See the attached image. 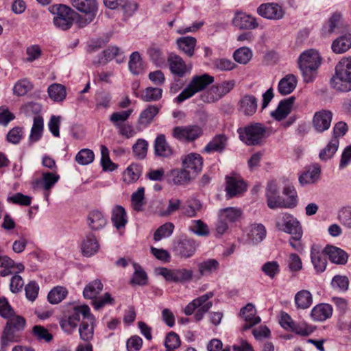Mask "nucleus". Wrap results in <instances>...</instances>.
Segmentation results:
<instances>
[{
	"label": "nucleus",
	"mask_w": 351,
	"mask_h": 351,
	"mask_svg": "<svg viewBox=\"0 0 351 351\" xmlns=\"http://www.w3.org/2000/svg\"><path fill=\"white\" fill-rule=\"evenodd\" d=\"M330 84L337 91L351 90V58H343L337 63Z\"/></svg>",
	"instance_id": "obj_1"
},
{
	"label": "nucleus",
	"mask_w": 351,
	"mask_h": 351,
	"mask_svg": "<svg viewBox=\"0 0 351 351\" xmlns=\"http://www.w3.org/2000/svg\"><path fill=\"white\" fill-rule=\"evenodd\" d=\"M321 64V57L314 49L304 51L299 58L298 65L306 82H312L316 75V70Z\"/></svg>",
	"instance_id": "obj_2"
},
{
	"label": "nucleus",
	"mask_w": 351,
	"mask_h": 351,
	"mask_svg": "<svg viewBox=\"0 0 351 351\" xmlns=\"http://www.w3.org/2000/svg\"><path fill=\"white\" fill-rule=\"evenodd\" d=\"M213 82L214 77L207 73L194 75L186 87L174 99V101L178 104H180L192 97L196 93L202 91Z\"/></svg>",
	"instance_id": "obj_3"
},
{
	"label": "nucleus",
	"mask_w": 351,
	"mask_h": 351,
	"mask_svg": "<svg viewBox=\"0 0 351 351\" xmlns=\"http://www.w3.org/2000/svg\"><path fill=\"white\" fill-rule=\"evenodd\" d=\"M213 296L214 293L213 291H209L193 300L184 308V314L186 315H191L194 313L195 311L197 309L194 317L197 322L202 320L205 314L213 306V302L209 301V300Z\"/></svg>",
	"instance_id": "obj_4"
},
{
	"label": "nucleus",
	"mask_w": 351,
	"mask_h": 351,
	"mask_svg": "<svg viewBox=\"0 0 351 351\" xmlns=\"http://www.w3.org/2000/svg\"><path fill=\"white\" fill-rule=\"evenodd\" d=\"M72 5L79 12L84 14L79 16L77 24L83 27L90 23L98 12V3L96 0H71Z\"/></svg>",
	"instance_id": "obj_5"
},
{
	"label": "nucleus",
	"mask_w": 351,
	"mask_h": 351,
	"mask_svg": "<svg viewBox=\"0 0 351 351\" xmlns=\"http://www.w3.org/2000/svg\"><path fill=\"white\" fill-rule=\"evenodd\" d=\"M240 139L247 145H260L266 136V128L255 123L238 130Z\"/></svg>",
	"instance_id": "obj_6"
},
{
	"label": "nucleus",
	"mask_w": 351,
	"mask_h": 351,
	"mask_svg": "<svg viewBox=\"0 0 351 351\" xmlns=\"http://www.w3.org/2000/svg\"><path fill=\"white\" fill-rule=\"evenodd\" d=\"M51 12L54 15V25L62 30H67L71 27L75 12L64 5H55L51 8Z\"/></svg>",
	"instance_id": "obj_7"
},
{
	"label": "nucleus",
	"mask_w": 351,
	"mask_h": 351,
	"mask_svg": "<svg viewBox=\"0 0 351 351\" xmlns=\"http://www.w3.org/2000/svg\"><path fill=\"white\" fill-rule=\"evenodd\" d=\"M157 273L163 276L165 279L170 282L185 283L193 280L194 275L192 269L180 267L176 269H168L160 267L156 269Z\"/></svg>",
	"instance_id": "obj_8"
},
{
	"label": "nucleus",
	"mask_w": 351,
	"mask_h": 351,
	"mask_svg": "<svg viewBox=\"0 0 351 351\" xmlns=\"http://www.w3.org/2000/svg\"><path fill=\"white\" fill-rule=\"evenodd\" d=\"M276 227L280 231L291 235L295 234L296 237H299L302 230L300 221L287 213H282L276 216Z\"/></svg>",
	"instance_id": "obj_9"
},
{
	"label": "nucleus",
	"mask_w": 351,
	"mask_h": 351,
	"mask_svg": "<svg viewBox=\"0 0 351 351\" xmlns=\"http://www.w3.org/2000/svg\"><path fill=\"white\" fill-rule=\"evenodd\" d=\"M235 86L234 80L223 82L211 86L206 93L202 96V99L204 102L213 103L219 101L226 95L229 93Z\"/></svg>",
	"instance_id": "obj_10"
},
{
	"label": "nucleus",
	"mask_w": 351,
	"mask_h": 351,
	"mask_svg": "<svg viewBox=\"0 0 351 351\" xmlns=\"http://www.w3.org/2000/svg\"><path fill=\"white\" fill-rule=\"evenodd\" d=\"M247 190V184L237 173H233L226 176V188L227 198L239 196Z\"/></svg>",
	"instance_id": "obj_11"
},
{
	"label": "nucleus",
	"mask_w": 351,
	"mask_h": 351,
	"mask_svg": "<svg viewBox=\"0 0 351 351\" xmlns=\"http://www.w3.org/2000/svg\"><path fill=\"white\" fill-rule=\"evenodd\" d=\"M202 128L197 125L177 126L173 130V136L179 140L191 142L202 136Z\"/></svg>",
	"instance_id": "obj_12"
},
{
	"label": "nucleus",
	"mask_w": 351,
	"mask_h": 351,
	"mask_svg": "<svg viewBox=\"0 0 351 351\" xmlns=\"http://www.w3.org/2000/svg\"><path fill=\"white\" fill-rule=\"evenodd\" d=\"M181 160L182 167L186 169L193 178L202 170L203 158L199 154H188L183 156Z\"/></svg>",
	"instance_id": "obj_13"
},
{
	"label": "nucleus",
	"mask_w": 351,
	"mask_h": 351,
	"mask_svg": "<svg viewBox=\"0 0 351 351\" xmlns=\"http://www.w3.org/2000/svg\"><path fill=\"white\" fill-rule=\"evenodd\" d=\"M60 176L53 172H43L40 178L32 182L34 189H43L45 191V197L48 199L49 191L52 187L58 182Z\"/></svg>",
	"instance_id": "obj_14"
},
{
	"label": "nucleus",
	"mask_w": 351,
	"mask_h": 351,
	"mask_svg": "<svg viewBox=\"0 0 351 351\" xmlns=\"http://www.w3.org/2000/svg\"><path fill=\"white\" fill-rule=\"evenodd\" d=\"M326 255L325 247L322 248L317 244H313L311 246V260L317 274H321L326 270L328 263Z\"/></svg>",
	"instance_id": "obj_15"
},
{
	"label": "nucleus",
	"mask_w": 351,
	"mask_h": 351,
	"mask_svg": "<svg viewBox=\"0 0 351 351\" xmlns=\"http://www.w3.org/2000/svg\"><path fill=\"white\" fill-rule=\"evenodd\" d=\"M197 244L195 240L184 238L177 241L173 245L175 254L182 258H188L193 256Z\"/></svg>",
	"instance_id": "obj_16"
},
{
	"label": "nucleus",
	"mask_w": 351,
	"mask_h": 351,
	"mask_svg": "<svg viewBox=\"0 0 351 351\" xmlns=\"http://www.w3.org/2000/svg\"><path fill=\"white\" fill-rule=\"evenodd\" d=\"M267 206L271 209L285 208V199L279 195L278 187L274 181L267 183L265 191Z\"/></svg>",
	"instance_id": "obj_17"
},
{
	"label": "nucleus",
	"mask_w": 351,
	"mask_h": 351,
	"mask_svg": "<svg viewBox=\"0 0 351 351\" xmlns=\"http://www.w3.org/2000/svg\"><path fill=\"white\" fill-rule=\"evenodd\" d=\"M258 14L269 20H280L285 15V10L277 3H269L261 4L257 8Z\"/></svg>",
	"instance_id": "obj_18"
},
{
	"label": "nucleus",
	"mask_w": 351,
	"mask_h": 351,
	"mask_svg": "<svg viewBox=\"0 0 351 351\" xmlns=\"http://www.w3.org/2000/svg\"><path fill=\"white\" fill-rule=\"evenodd\" d=\"M258 108L257 98L251 94L241 95L238 102V110L244 116L251 117L254 115Z\"/></svg>",
	"instance_id": "obj_19"
},
{
	"label": "nucleus",
	"mask_w": 351,
	"mask_h": 351,
	"mask_svg": "<svg viewBox=\"0 0 351 351\" xmlns=\"http://www.w3.org/2000/svg\"><path fill=\"white\" fill-rule=\"evenodd\" d=\"M332 119V113L327 110L316 112L313 116L312 123L314 129L322 133L329 129Z\"/></svg>",
	"instance_id": "obj_20"
},
{
	"label": "nucleus",
	"mask_w": 351,
	"mask_h": 351,
	"mask_svg": "<svg viewBox=\"0 0 351 351\" xmlns=\"http://www.w3.org/2000/svg\"><path fill=\"white\" fill-rule=\"evenodd\" d=\"M232 23L241 29H254L258 26L256 18L242 12L235 13Z\"/></svg>",
	"instance_id": "obj_21"
},
{
	"label": "nucleus",
	"mask_w": 351,
	"mask_h": 351,
	"mask_svg": "<svg viewBox=\"0 0 351 351\" xmlns=\"http://www.w3.org/2000/svg\"><path fill=\"white\" fill-rule=\"evenodd\" d=\"M86 221L90 230L97 231L106 226L107 218L101 211L93 210L88 213Z\"/></svg>",
	"instance_id": "obj_22"
},
{
	"label": "nucleus",
	"mask_w": 351,
	"mask_h": 351,
	"mask_svg": "<svg viewBox=\"0 0 351 351\" xmlns=\"http://www.w3.org/2000/svg\"><path fill=\"white\" fill-rule=\"evenodd\" d=\"M325 252L329 260L337 265H346L348 260V254L342 249L328 245L325 247Z\"/></svg>",
	"instance_id": "obj_23"
},
{
	"label": "nucleus",
	"mask_w": 351,
	"mask_h": 351,
	"mask_svg": "<svg viewBox=\"0 0 351 351\" xmlns=\"http://www.w3.org/2000/svg\"><path fill=\"white\" fill-rule=\"evenodd\" d=\"M104 3L111 10L121 8L128 15H132L138 8L136 3L129 0H104Z\"/></svg>",
	"instance_id": "obj_24"
},
{
	"label": "nucleus",
	"mask_w": 351,
	"mask_h": 351,
	"mask_svg": "<svg viewBox=\"0 0 351 351\" xmlns=\"http://www.w3.org/2000/svg\"><path fill=\"white\" fill-rule=\"evenodd\" d=\"M295 98L292 96L279 102L277 108L271 112V116L278 121L286 118L290 113Z\"/></svg>",
	"instance_id": "obj_25"
},
{
	"label": "nucleus",
	"mask_w": 351,
	"mask_h": 351,
	"mask_svg": "<svg viewBox=\"0 0 351 351\" xmlns=\"http://www.w3.org/2000/svg\"><path fill=\"white\" fill-rule=\"evenodd\" d=\"M167 60L171 72L178 77H183L189 70L184 60L176 54L171 53Z\"/></svg>",
	"instance_id": "obj_26"
},
{
	"label": "nucleus",
	"mask_w": 351,
	"mask_h": 351,
	"mask_svg": "<svg viewBox=\"0 0 351 351\" xmlns=\"http://www.w3.org/2000/svg\"><path fill=\"white\" fill-rule=\"evenodd\" d=\"M333 309L331 305L322 303L315 306L311 311V317L315 322H324L332 315Z\"/></svg>",
	"instance_id": "obj_27"
},
{
	"label": "nucleus",
	"mask_w": 351,
	"mask_h": 351,
	"mask_svg": "<svg viewBox=\"0 0 351 351\" xmlns=\"http://www.w3.org/2000/svg\"><path fill=\"white\" fill-rule=\"evenodd\" d=\"M111 221L117 230L125 228L128 223V215L125 209L120 205L112 208L111 211Z\"/></svg>",
	"instance_id": "obj_28"
},
{
	"label": "nucleus",
	"mask_w": 351,
	"mask_h": 351,
	"mask_svg": "<svg viewBox=\"0 0 351 351\" xmlns=\"http://www.w3.org/2000/svg\"><path fill=\"white\" fill-rule=\"evenodd\" d=\"M154 153L156 156L163 158H169L173 154L172 148L166 141L165 136L162 134L156 136L154 141Z\"/></svg>",
	"instance_id": "obj_29"
},
{
	"label": "nucleus",
	"mask_w": 351,
	"mask_h": 351,
	"mask_svg": "<svg viewBox=\"0 0 351 351\" xmlns=\"http://www.w3.org/2000/svg\"><path fill=\"white\" fill-rule=\"evenodd\" d=\"M176 44L179 50L189 58L194 55L197 40L192 36H183L176 40Z\"/></svg>",
	"instance_id": "obj_30"
},
{
	"label": "nucleus",
	"mask_w": 351,
	"mask_h": 351,
	"mask_svg": "<svg viewBox=\"0 0 351 351\" xmlns=\"http://www.w3.org/2000/svg\"><path fill=\"white\" fill-rule=\"evenodd\" d=\"M95 325V319L94 316H89L88 321L82 322L79 327V334L82 341L90 343L93 339Z\"/></svg>",
	"instance_id": "obj_31"
},
{
	"label": "nucleus",
	"mask_w": 351,
	"mask_h": 351,
	"mask_svg": "<svg viewBox=\"0 0 351 351\" xmlns=\"http://www.w3.org/2000/svg\"><path fill=\"white\" fill-rule=\"evenodd\" d=\"M297 84V78L293 74L286 75L279 81L278 90L282 95H289L295 90Z\"/></svg>",
	"instance_id": "obj_32"
},
{
	"label": "nucleus",
	"mask_w": 351,
	"mask_h": 351,
	"mask_svg": "<svg viewBox=\"0 0 351 351\" xmlns=\"http://www.w3.org/2000/svg\"><path fill=\"white\" fill-rule=\"evenodd\" d=\"M320 173V167L313 165L300 176L299 182L302 186L314 184L319 179Z\"/></svg>",
	"instance_id": "obj_33"
},
{
	"label": "nucleus",
	"mask_w": 351,
	"mask_h": 351,
	"mask_svg": "<svg viewBox=\"0 0 351 351\" xmlns=\"http://www.w3.org/2000/svg\"><path fill=\"white\" fill-rule=\"evenodd\" d=\"M219 267V262L214 258H209L197 264L198 276H197V278L199 279L202 277L210 276L213 272L217 271Z\"/></svg>",
	"instance_id": "obj_34"
},
{
	"label": "nucleus",
	"mask_w": 351,
	"mask_h": 351,
	"mask_svg": "<svg viewBox=\"0 0 351 351\" xmlns=\"http://www.w3.org/2000/svg\"><path fill=\"white\" fill-rule=\"evenodd\" d=\"M243 211L237 207H228L220 209L218 212V218L226 221L227 223H234L242 217Z\"/></svg>",
	"instance_id": "obj_35"
},
{
	"label": "nucleus",
	"mask_w": 351,
	"mask_h": 351,
	"mask_svg": "<svg viewBox=\"0 0 351 351\" xmlns=\"http://www.w3.org/2000/svg\"><path fill=\"white\" fill-rule=\"evenodd\" d=\"M99 249V243L94 235H88L82 241L81 250L84 256L90 257L95 255Z\"/></svg>",
	"instance_id": "obj_36"
},
{
	"label": "nucleus",
	"mask_w": 351,
	"mask_h": 351,
	"mask_svg": "<svg viewBox=\"0 0 351 351\" xmlns=\"http://www.w3.org/2000/svg\"><path fill=\"white\" fill-rule=\"evenodd\" d=\"M227 145V137L223 134H217L206 145L204 152L207 154L221 152Z\"/></svg>",
	"instance_id": "obj_37"
},
{
	"label": "nucleus",
	"mask_w": 351,
	"mask_h": 351,
	"mask_svg": "<svg viewBox=\"0 0 351 351\" xmlns=\"http://www.w3.org/2000/svg\"><path fill=\"white\" fill-rule=\"evenodd\" d=\"M294 302L298 309H307L313 304V295L309 291L302 289L296 293Z\"/></svg>",
	"instance_id": "obj_38"
},
{
	"label": "nucleus",
	"mask_w": 351,
	"mask_h": 351,
	"mask_svg": "<svg viewBox=\"0 0 351 351\" xmlns=\"http://www.w3.org/2000/svg\"><path fill=\"white\" fill-rule=\"evenodd\" d=\"M159 110V107L156 105L148 106L147 108L141 112L138 119V124L147 127L153 121Z\"/></svg>",
	"instance_id": "obj_39"
},
{
	"label": "nucleus",
	"mask_w": 351,
	"mask_h": 351,
	"mask_svg": "<svg viewBox=\"0 0 351 351\" xmlns=\"http://www.w3.org/2000/svg\"><path fill=\"white\" fill-rule=\"evenodd\" d=\"M267 231L262 223H255L250 226L249 239L253 244L261 243L266 237Z\"/></svg>",
	"instance_id": "obj_40"
},
{
	"label": "nucleus",
	"mask_w": 351,
	"mask_h": 351,
	"mask_svg": "<svg viewBox=\"0 0 351 351\" xmlns=\"http://www.w3.org/2000/svg\"><path fill=\"white\" fill-rule=\"evenodd\" d=\"M169 177L175 184H184L194 179L183 167L181 169H173L169 173Z\"/></svg>",
	"instance_id": "obj_41"
},
{
	"label": "nucleus",
	"mask_w": 351,
	"mask_h": 351,
	"mask_svg": "<svg viewBox=\"0 0 351 351\" xmlns=\"http://www.w3.org/2000/svg\"><path fill=\"white\" fill-rule=\"evenodd\" d=\"M151 61L156 66H162L165 64L166 57L161 47L153 44L147 51Z\"/></svg>",
	"instance_id": "obj_42"
},
{
	"label": "nucleus",
	"mask_w": 351,
	"mask_h": 351,
	"mask_svg": "<svg viewBox=\"0 0 351 351\" xmlns=\"http://www.w3.org/2000/svg\"><path fill=\"white\" fill-rule=\"evenodd\" d=\"M49 98L55 102H61L66 97V91L64 86L54 83L51 84L47 89Z\"/></svg>",
	"instance_id": "obj_43"
},
{
	"label": "nucleus",
	"mask_w": 351,
	"mask_h": 351,
	"mask_svg": "<svg viewBox=\"0 0 351 351\" xmlns=\"http://www.w3.org/2000/svg\"><path fill=\"white\" fill-rule=\"evenodd\" d=\"M341 15L334 14L328 20V23L324 26L322 34L324 36H330L332 34L337 33L341 24Z\"/></svg>",
	"instance_id": "obj_44"
},
{
	"label": "nucleus",
	"mask_w": 351,
	"mask_h": 351,
	"mask_svg": "<svg viewBox=\"0 0 351 351\" xmlns=\"http://www.w3.org/2000/svg\"><path fill=\"white\" fill-rule=\"evenodd\" d=\"M103 284L99 280L89 282L84 289L83 295L86 299L94 300L103 289Z\"/></svg>",
	"instance_id": "obj_45"
},
{
	"label": "nucleus",
	"mask_w": 351,
	"mask_h": 351,
	"mask_svg": "<svg viewBox=\"0 0 351 351\" xmlns=\"http://www.w3.org/2000/svg\"><path fill=\"white\" fill-rule=\"evenodd\" d=\"M202 205L199 200L197 199H189L186 204L181 208L183 215L192 218L197 215L198 211L202 209Z\"/></svg>",
	"instance_id": "obj_46"
},
{
	"label": "nucleus",
	"mask_w": 351,
	"mask_h": 351,
	"mask_svg": "<svg viewBox=\"0 0 351 351\" xmlns=\"http://www.w3.org/2000/svg\"><path fill=\"white\" fill-rule=\"evenodd\" d=\"M17 332L15 329L10 328V326H5L1 339V347L6 348L11 343L19 342L21 341V336Z\"/></svg>",
	"instance_id": "obj_47"
},
{
	"label": "nucleus",
	"mask_w": 351,
	"mask_h": 351,
	"mask_svg": "<svg viewBox=\"0 0 351 351\" xmlns=\"http://www.w3.org/2000/svg\"><path fill=\"white\" fill-rule=\"evenodd\" d=\"M351 47V34L341 36L333 41L332 49L335 53H343Z\"/></svg>",
	"instance_id": "obj_48"
},
{
	"label": "nucleus",
	"mask_w": 351,
	"mask_h": 351,
	"mask_svg": "<svg viewBox=\"0 0 351 351\" xmlns=\"http://www.w3.org/2000/svg\"><path fill=\"white\" fill-rule=\"evenodd\" d=\"M142 173V168L137 164H131L125 170L123 176V181L128 184L135 182Z\"/></svg>",
	"instance_id": "obj_49"
},
{
	"label": "nucleus",
	"mask_w": 351,
	"mask_h": 351,
	"mask_svg": "<svg viewBox=\"0 0 351 351\" xmlns=\"http://www.w3.org/2000/svg\"><path fill=\"white\" fill-rule=\"evenodd\" d=\"M283 193L287 197L285 199V208H293L298 203V197L295 187L292 185H288L283 189Z\"/></svg>",
	"instance_id": "obj_50"
},
{
	"label": "nucleus",
	"mask_w": 351,
	"mask_h": 351,
	"mask_svg": "<svg viewBox=\"0 0 351 351\" xmlns=\"http://www.w3.org/2000/svg\"><path fill=\"white\" fill-rule=\"evenodd\" d=\"M128 67L130 72L134 75H139L143 72V61L138 51H134L130 56Z\"/></svg>",
	"instance_id": "obj_51"
},
{
	"label": "nucleus",
	"mask_w": 351,
	"mask_h": 351,
	"mask_svg": "<svg viewBox=\"0 0 351 351\" xmlns=\"http://www.w3.org/2000/svg\"><path fill=\"white\" fill-rule=\"evenodd\" d=\"M43 117L39 115L35 116L29 135V141L31 142H36L40 138L43 132Z\"/></svg>",
	"instance_id": "obj_52"
},
{
	"label": "nucleus",
	"mask_w": 351,
	"mask_h": 351,
	"mask_svg": "<svg viewBox=\"0 0 351 351\" xmlns=\"http://www.w3.org/2000/svg\"><path fill=\"white\" fill-rule=\"evenodd\" d=\"M162 90L160 88L147 87L144 89L139 98L144 101L150 102L159 100L162 97Z\"/></svg>",
	"instance_id": "obj_53"
},
{
	"label": "nucleus",
	"mask_w": 351,
	"mask_h": 351,
	"mask_svg": "<svg viewBox=\"0 0 351 351\" xmlns=\"http://www.w3.org/2000/svg\"><path fill=\"white\" fill-rule=\"evenodd\" d=\"M339 142V139L332 138L328 145L321 150L319 158L322 160H328L330 159L337 151Z\"/></svg>",
	"instance_id": "obj_54"
},
{
	"label": "nucleus",
	"mask_w": 351,
	"mask_h": 351,
	"mask_svg": "<svg viewBox=\"0 0 351 351\" xmlns=\"http://www.w3.org/2000/svg\"><path fill=\"white\" fill-rule=\"evenodd\" d=\"M67 293L68 291L65 287L58 286L49 291L47 298L51 304H58L66 298Z\"/></svg>",
	"instance_id": "obj_55"
},
{
	"label": "nucleus",
	"mask_w": 351,
	"mask_h": 351,
	"mask_svg": "<svg viewBox=\"0 0 351 351\" xmlns=\"http://www.w3.org/2000/svg\"><path fill=\"white\" fill-rule=\"evenodd\" d=\"M189 229L199 237H207L210 233L208 226L201 219L191 221Z\"/></svg>",
	"instance_id": "obj_56"
},
{
	"label": "nucleus",
	"mask_w": 351,
	"mask_h": 351,
	"mask_svg": "<svg viewBox=\"0 0 351 351\" xmlns=\"http://www.w3.org/2000/svg\"><path fill=\"white\" fill-rule=\"evenodd\" d=\"M174 230V225L171 222H167L160 226L154 234L155 241H159L162 239L169 237Z\"/></svg>",
	"instance_id": "obj_57"
},
{
	"label": "nucleus",
	"mask_w": 351,
	"mask_h": 351,
	"mask_svg": "<svg viewBox=\"0 0 351 351\" xmlns=\"http://www.w3.org/2000/svg\"><path fill=\"white\" fill-rule=\"evenodd\" d=\"M133 208L136 211H141L145 204V189L139 187L131 196Z\"/></svg>",
	"instance_id": "obj_58"
},
{
	"label": "nucleus",
	"mask_w": 351,
	"mask_h": 351,
	"mask_svg": "<svg viewBox=\"0 0 351 351\" xmlns=\"http://www.w3.org/2000/svg\"><path fill=\"white\" fill-rule=\"evenodd\" d=\"M134 110L130 108L126 110L114 112L112 113L110 117V121L114 125V127H117L126 121L131 114H132Z\"/></svg>",
	"instance_id": "obj_59"
},
{
	"label": "nucleus",
	"mask_w": 351,
	"mask_h": 351,
	"mask_svg": "<svg viewBox=\"0 0 351 351\" xmlns=\"http://www.w3.org/2000/svg\"><path fill=\"white\" fill-rule=\"evenodd\" d=\"M233 57L237 62L245 64L252 59V51L248 47H240L234 52Z\"/></svg>",
	"instance_id": "obj_60"
},
{
	"label": "nucleus",
	"mask_w": 351,
	"mask_h": 351,
	"mask_svg": "<svg viewBox=\"0 0 351 351\" xmlns=\"http://www.w3.org/2000/svg\"><path fill=\"white\" fill-rule=\"evenodd\" d=\"M148 143L143 138H138L132 146L134 156L138 159H144L147 154Z\"/></svg>",
	"instance_id": "obj_61"
},
{
	"label": "nucleus",
	"mask_w": 351,
	"mask_h": 351,
	"mask_svg": "<svg viewBox=\"0 0 351 351\" xmlns=\"http://www.w3.org/2000/svg\"><path fill=\"white\" fill-rule=\"evenodd\" d=\"M94 152L89 149H82L75 156V160L80 165H87L93 162Z\"/></svg>",
	"instance_id": "obj_62"
},
{
	"label": "nucleus",
	"mask_w": 351,
	"mask_h": 351,
	"mask_svg": "<svg viewBox=\"0 0 351 351\" xmlns=\"http://www.w3.org/2000/svg\"><path fill=\"white\" fill-rule=\"evenodd\" d=\"M333 289L337 291L345 292L349 287V280L346 276L336 275L331 281Z\"/></svg>",
	"instance_id": "obj_63"
},
{
	"label": "nucleus",
	"mask_w": 351,
	"mask_h": 351,
	"mask_svg": "<svg viewBox=\"0 0 351 351\" xmlns=\"http://www.w3.org/2000/svg\"><path fill=\"white\" fill-rule=\"evenodd\" d=\"M261 271L265 276L273 279L280 273V265L277 261H268L262 265Z\"/></svg>",
	"instance_id": "obj_64"
}]
</instances>
